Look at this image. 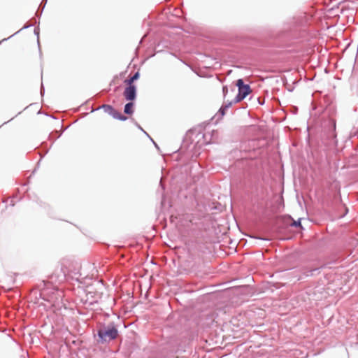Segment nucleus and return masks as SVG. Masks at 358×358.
Here are the masks:
<instances>
[{
  "instance_id": "nucleus-10",
  "label": "nucleus",
  "mask_w": 358,
  "mask_h": 358,
  "mask_svg": "<svg viewBox=\"0 0 358 358\" xmlns=\"http://www.w3.org/2000/svg\"><path fill=\"white\" fill-rule=\"evenodd\" d=\"M222 90H223L224 96H225V95L228 91L227 87H226V86L223 87Z\"/></svg>"
},
{
  "instance_id": "nucleus-9",
  "label": "nucleus",
  "mask_w": 358,
  "mask_h": 358,
  "mask_svg": "<svg viewBox=\"0 0 358 358\" xmlns=\"http://www.w3.org/2000/svg\"><path fill=\"white\" fill-rule=\"evenodd\" d=\"M291 226L292 227H301V218L299 219L298 221H294L293 220V222L290 224Z\"/></svg>"
},
{
  "instance_id": "nucleus-4",
  "label": "nucleus",
  "mask_w": 358,
  "mask_h": 358,
  "mask_svg": "<svg viewBox=\"0 0 358 358\" xmlns=\"http://www.w3.org/2000/svg\"><path fill=\"white\" fill-rule=\"evenodd\" d=\"M62 294L59 293L58 291L56 292L55 300H54L53 296H51L50 299H48L50 302L52 303L53 306H59L62 302Z\"/></svg>"
},
{
  "instance_id": "nucleus-1",
  "label": "nucleus",
  "mask_w": 358,
  "mask_h": 358,
  "mask_svg": "<svg viewBox=\"0 0 358 358\" xmlns=\"http://www.w3.org/2000/svg\"><path fill=\"white\" fill-rule=\"evenodd\" d=\"M98 336L101 342L110 341L117 337V330L114 327H104L99 330Z\"/></svg>"
},
{
  "instance_id": "nucleus-5",
  "label": "nucleus",
  "mask_w": 358,
  "mask_h": 358,
  "mask_svg": "<svg viewBox=\"0 0 358 358\" xmlns=\"http://www.w3.org/2000/svg\"><path fill=\"white\" fill-rule=\"evenodd\" d=\"M140 76L139 72H136L133 76H131L129 79H127L124 80V83L127 85H134L133 83L135 80H138Z\"/></svg>"
},
{
  "instance_id": "nucleus-7",
  "label": "nucleus",
  "mask_w": 358,
  "mask_h": 358,
  "mask_svg": "<svg viewBox=\"0 0 358 358\" xmlns=\"http://www.w3.org/2000/svg\"><path fill=\"white\" fill-rule=\"evenodd\" d=\"M114 118L118 119L120 120H126L127 117L123 116L121 113H120L118 111H117L115 109L113 110L111 115Z\"/></svg>"
},
{
  "instance_id": "nucleus-3",
  "label": "nucleus",
  "mask_w": 358,
  "mask_h": 358,
  "mask_svg": "<svg viewBox=\"0 0 358 358\" xmlns=\"http://www.w3.org/2000/svg\"><path fill=\"white\" fill-rule=\"evenodd\" d=\"M123 95L126 100L134 101L136 97V87L134 85H127L123 92Z\"/></svg>"
},
{
  "instance_id": "nucleus-12",
  "label": "nucleus",
  "mask_w": 358,
  "mask_h": 358,
  "mask_svg": "<svg viewBox=\"0 0 358 358\" xmlns=\"http://www.w3.org/2000/svg\"><path fill=\"white\" fill-rule=\"evenodd\" d=\"M220 111L222 112V115H224V109L221 108V109H220Z\"/></svg>"
},
{
  "instance_id": "nucleus-2",
  "label": "nucleus",
  "mask_w": 358,
  "mask_h": 358,
  "mask_svg": "<svg viewBox=\"0 0 358 358\" xmlns=\"http://www.w3.org/2000/svg\"><path fill=\"white\" fill-rule=\"evenodd\" d=\"M236 85L238 87V94L234 99V103L241 101L252 92L250 87L248 85H245L242 79L237 80Z\"/></svg>"
},
{
  "instance_id": "nucleus-6",
  "label": "nucleus",
  "mask_w": 358,
  "mask_h": 358,
  "mask_svg": "<svg viewBox=\"0 0 358 358\" xmlns=\"http://www.w3.org/2000/svg\"><path fill=\"white\" fill-rule=\"evenodd\" d=\"M133 107H134V103L131 101L129 103H127L125 106H124V112L126 113V114H129V115H131L133 113Z\"/></svg>"
},
{
  "instance_id": "nucleus-11",
  "label": "nucleus",
  "mask_w": 358,
  "mask_h": 358,
  "mask_svg": "<svg viewBox=\"0 0 358 358\" xmlns=\"http://www.w3.org/2000/svg\"><path fill=\"white\" fill-rule=\"evenodd\" d=\"M62 270L63 275L65 276L66 275V271L64 270L62 268H61Z\"/></svg>"
},
{
  "instance_id": "nucleus-8",
  "label": "nucleus",
  "mask_w": 358,
  "mask_h": 358,
  "mask_svg": "<svg viewBox=\"0 0 358 358\" xmlns=\"http://www.w3.org/2000/svg\"><path fill=\"white\" fill-rule=\"evenodd\" d=\"M101 108L104 110V111L110 115H111L112 112L113 111L114 108L110 106V105H102Z\"/></svg>"
}]
</instances>
